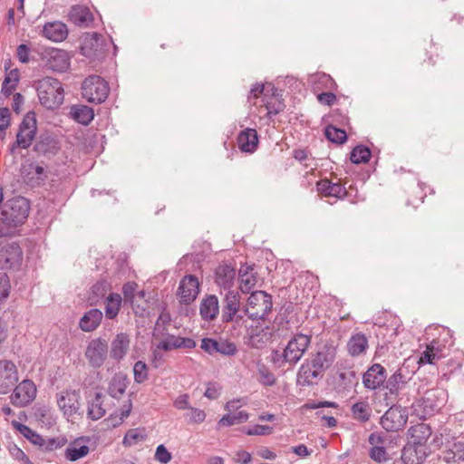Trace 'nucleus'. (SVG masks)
I'll return each instance as SVG.
<instances>
[{"label":"nucleus","mask_w":464,"mask_h":464,"mask_svg":"<svg viewBox=\"0 0 464 464\" xmlns=\"http://www.w3.org/2000/svg\"><path fill=\"white\" fill-rule=\"evenodd\" d=\"M29 201L24 197H16L6 201L0 214V237H10L28 218Z\"/></svg>","instance_id":"nucleus-1"},{"label":"nucleus","mask_w":464,"mask_h":464,"mask_svg":"<svg viewBox=\"0 0 464 464\" xmlns=\"http://www.w3.org/2000/svg\"><path fill=\"white\" fill-rule=\"evenodd\" d=\"M335 358V349L328 345H323L312 353L311 357L306 360L299 369L298 378L304 384H313L314 380L322 377L325 370H327Z\"/></svg>","instance_id":"nucleus-2"},{"label":"nucleus","mask_w":464,"mask_h":464,"mask_svg":"<svg viewBox=\"0 0 464 464\" xmlns=\"http://www.w3.org/2000/svg\"><path fill=\"white\" fill-rule=\"evenodd\" d=\"M38 98L43 106L53 110L63 102L64 92L62 83L53 77H44L38 82Z\"/></svg>","instance_id":"nucleus-3"},{"label":"nucleus","mask_w":464,"mask_h":464,"mask_svg":"<svg viewBox=\"0 0 464 464\" xmlns=\"http://www.w3.org/2000/svg\"><path fill=\"white\" fill-rule=\"evenodd\" d=\"M272 309V296L265 291L251 293L243 313L252 320L264 319Z\"/></svg>","instance_id":"nucleus-4"},{"label":"nucleus","mask_w":464,"mask_h":464,"mask_svg":"<svg viewBox=\"0 0 464 464\" xmlns=\"http://www.w3.org/2000/svg\"><path fill=\"white\" fill-rule=\"evenodd\" d=\"M109 91L107 82L99 75H91L82 83V97L89 102H103L108 97Z\"/></svg>","instance_id":"nucleus-5"},{"label":"nucleus","mask_w":464,"mask_h":464,"mask_svg":"<svg viewBox=\"0 0 464 464\" xmlns=\"http://www.w3.org/2000/svg\"><path fill=\"white\" fill-rule=\"evenodd\" d=\"M240 304L239 293L235 290H228L222 299V322L235 323L239 325L244 321V315L240 314Z\"/></svg>","instance_id":"nucleus-6"},{"label":"nucleus","mask_w":464,"mask_h":464,"mask_svg":"<svg viewBox=\"0 0 464 464\" xmlns=\"http://www.w3.org/2000/svg\"><path fill=\"white\" fill-rule=\"evenodd\" d=\"M408 418V410L393 403L382 416L380 423L386 431L396 432L405 427Z\"/></svg>","instance_id":"nucleus-7"},{"label":"nucleus","mask_w":464,"mask_h":464,"mask_svg":"<svg viewBox=\"0 0 464 464\" xmlns=\"http://www.w3.org/2000/svg\"><path fill=\"white\" fill-rule=\"evenodd\" d=\"M311 343V336L298 334L287 343L283 352L284 361L289 364H295L306 352Z\"/></svg>","instance_id":"nucleus-8"},{"label":"nucleus","mask_w":464,"mask_h":464,"mask_svg":"<svg viewBox=\"0 0 464 464\" xmlns=\"http://www.w3.org/2000/svg\"><path fill=\"white\" fill-rule=\"evenodd\" d=\"M36 129V120L34 115L33 113H27L19 126V130L16 134V140L11 148V151L13 152L16 146L22 149L29 148L34 139Z\"/></svg>","instance_id":"nucleus-9"},{"label":"nucleus","mask_w":464,"mask_h":464,"mask_svg":"<svg viewBox=\"0 0 464 464\" xmlns=\"http://www.w3.org/2000/svg\"><path fill=\"white\" fill-rule=\"evenodd\" d=\"M137 284L133 282L126 283L122 287L125 302L130 304L135 314L143 315L148 308V301L146 299L145 291H136Z\"/></svg>","instance_id":"nucleus-10"},{"label":"nucleus","mask_w":464,"mask_h":464,"mask_svg":"<svg viewBox=\"0 0 464 464\" xmlns=\"http://www.w3.org/2000/svg\"><path fill=\"white\" fill-rule=\"evenodd\" d=\"M108 355V343L105 339H92L85 350V357L93 368H100Z\"/></svg>","instance_id":"nucleus-11"},{"label":"nucleus","mask_w":464,"mask_h":464,"mask_svg":"<svg viewBox=\"0 0 464 464\" xmlns=\"http://www.w3.org/2000/svg\"><path fill=\"white\" fill-rule=\"evenodd\" d=\"M36 387L31 380H24L15 386L10 400L15 407H25L36 397Z\"/></svg>","instance_id":"nucleus-12"},{"label":"nucleus","mask_w":464,"mask_h":464,"mask_svg":"<svg viewBox=\"0 0 464 464\" xmlns=\"http://www.w3.org/2000/svg\"><path fill=\"white\" fill-rule=\"evenodd\" d=\"M56 401L65 417H72L80 410V392L75 390H63L56 394Z\"/></svg>","instance_id":"nucleus-13"},{"label":"nucleus","mask_w":464,"mask_h":464,"mask_svg":"<svg viewBox=\"0 0 464 464\" xmlns=\"http://www.w3.org/2000/svg\"><path fill=\"white\" fill-rule=\"evenodd\" d=\"M81 50L82 55L89 59H100L105 53L103 37L97 33L86 34L83 37Z\"/></svg>","instance_id":"nucleus-14"},{"label":"nucleus","mask_w":464,"mask_h":464,"mask_svg":"<svg viewBox=\"0 0 464 464\" xmlns=\"http://www.w3.org/2000/svg\"><path fill=\"white\" fill-rule=\"evenodd\" d=\"M18 371L11 361H0V394H7L18 382Z\"/></svg>","instance_id":"nucleus-15"},{"label":"nucleus","mask_w":464,"mask_h":464,"mask_svg":"<svg viewBox=\"0 0 464 464\" xmlns=\"http://www.w3.org/2000/svg\"><path fill=\"white\" fill-rule=\"evenodd\" d=\"M46 67L53 72H66L71 65L70 54L62 49L52 48L45 52Z\"/></svg>","instance_id":"nucleus-16"},{"label":"nucleus","mask_w":464,"mask_h":464,"mask_svg":"<svg viewBox=\"0 0 464 464\" xmlns=\"http://www.w3.org/2000/svg\"><path fill=\"white\" fill-rule=\"evenodd\" d=\"M199 293V283L196 276H186L179 283L178 295L179 302L185 304L192 303Z\"/></svg>","instance_id":"nucleus-17"},{"label":"nucleus","mask_w":464,"mask_h":464,"mask_svg":"<svg viewBox=\"0 0 464 464\" xmlns=\"http://www.w3.org/2000/svg\"><path fill=\"white\" fill-rule=\"evenodd\" d=\"M200 347L208 354L220 353L230 356L237 352L236 344L227 340L217 341L211 338H203Z\"/></svg>","instance_id":"nucleus-18"},{"label":"nucleus","mask_w":464,"mask_h":464,"mask_svg":"<svg viewBox=\"0 0 464 464\" xmlns=\"http://www.w3.org/2000/svg\"><path fill=\"white\" fill-rule=\"evenodd\" d=\"M406 382L404 376L400 371L395 372L386 382L385 388L388 391L384 394L386 405L393 404L399 401L401 391L403 389Z\"/></svg>","instance_id":"nucleus-19"},{"label":"nucleus","mask_w":464,"mask_h":464,"mask_svg":"<svg viewBox=\"0 0 464 464\" xmlns=\"http://www.w3.org/2000/svg\"><path fill=\"white\" fill-rule=\"evenodd\" d=\"M386 380V370L379 363L372 365L362 376V383L366 389L376 390Z\"/></svg>","instance_id":"nucleus-20"},{"label":"nucleus","mask_w":464,"mask_h":464,"mask_svg":"<svg viewBox=\"0 0 464 464\" xmlns=\"http://www.w3.org/2000/svg\"><path fill=\"white\" fill-rule=\"evenodd\" d=\"M159 349L169 352L174 349L186 348L192 349L196 347V342L188 337H180L168 334L166 336L159 339Z\"/></svg>","instance_id":"nucleus-21"},{"label":"nucleus","mask_w":464,"mask_h":464,"mask_svg":"<svg viewBox=\"0 0 464 464\" xmlns=\"http://www.w3.org/2000/svg\"><path fill=\"white\" fill-rule=\"evenodd\" d=\"M68 33L67 25L61 21L48 22L42 30L43 36L55 43L65 40Z\"/></svg>","instance_id":"nucleus-22"},{"label":"nucleus","mask_w":464,"mask_h":464,"mask_svg":"<svg viewBox=\"0 0 464 464\" xmlns=\"http://www.w3.org/2000/svg\"><path fill=\"white\" fill-rule=\"evenodd\" d=\"M236 279V270L228 264H220L215 272V283L224 289L230 290Z\"/></svg>","instance_id":"nucleus-23"},{"label":"nucleus","mask_w":464,"mask_h":464,"mask_svg":"<svg viewBox=\"0 0 464 464\" xmlns=\"http://www.w3.org/2000/svg\"><path fill=\"white\" fill-rule=\"evenodd\" d=\"M70 21L79 27H89L93 22V14L85 5H73L69 12Z\"/></svg>","instance_id":"nucleus-24"},{"label":"nucleus","mask_w":464,"mask_h":464,"mask_svg":"<svg viewBox=\"0 0 464 464\" xmlns=\"http://www.w3.org/2000/svg\"><path fill=\"white\" fill-rule=\"evenodd\" d=\"M317 191L324 197L343 198L347 195L346 188L339 182L322 179L316 184Z\"/></svg>","instance_id":"nucleus-25"},{"label":"nucleus","mask_w":464,"mask_h":464,"mask_svg":"<svg viewBox=\"0 0 464 464\" xmlns=\"http://www.w3.org/2000/svg\"><path fill=\"white\" fill-rule=\"evenodd\" d=\"M239 149L244 152H254L258 144L257 132L254 129H246L242 130L237 137Z\"/></svg>","instance_id":"nucleus-26"},{"label":"nucleus","mask_w":464,"mask_h":464,"mask_svg":"<svg viewBox=\"0 0 464 464\" xmlns=\"http://www.w3.org/2000/svg\"><path fill=\"white\" fill-rule=\"evenodd\" d=\"M130 343V336L127 334H118L111 344V356L117 361L121 360L129 351Z\"/></svg>","instance_id":"nucleus-27"},{"label":"nucleus","mask_w":464,"mask_h":464,"mask_svg":"<svg viewBox=\"0 0 464 464\" xmlns=\"http://www.w3.org/2000/svg\"><path fill=\"white\" fill-rule=\"evenodd\" d=\"M103 314L102 312L97 308H92L86 312L81 318L79 326L83 332H92L98 328Z\"/></svg>","instance_id":"nucleus-28"},{"label":"nucleus","mask_w":464,"mask_h":464,"mask_svg":"<svg viewBox=\"0 0 464 464\" xmlns=\"http://www.w3.org/2000/svg\"><path fill=\"white\" fill-rule=\"evenodd\" d=\"M218 312V299L216 295H208L201 301L199 313L204 320L211 321L215 319Z\"/></svg>","instance_id":"nucleus-29"},{"label":"nucleus","mask_w":464,"mask_h":464,"mask_svg":"<svg viewBox=\"0 0 464 464\" xmlns=\"http://www.w3.org/2000/svg\"><path fill=\"white\" fill-rule=\"evenodd\" d=\"M90 452V448L82 443V439H77L71 442L64 450V457L69 461H76L86 457Z\"/></svg>","instance_id":"nucleus-30"},{"label":"nucleus","mask_w":464,"mask_h":464,"mask_svg":"<svg viewBox=\"0 0 464 464\" xmlns=\"http://www.w3.org/2000/svg\"><path fill=\"white\" fill-rule=\"evenodd\" d=\"M239 287L242 293H249L256 284V276L250 266L241 267L238 272Z\"/></svg>","instance_id":"nucleus-31"},{"label":"nucleus","mask_w":464,"mask_h":464,"mask_svg":"<svg viewBox=\"0 0 464 464\" xmlns=\"http://www.w3.org/2000/svg\"><path fill=\"white\" fill-rule=\"evenodd\" d=\"M105 396L97 392L88 406V417L93 420L102 418L107 410L105 408Z\"/></svg>","instance_id":"nucleus-32"},{"label":"nucleus","mask_w":464,"mask_h":464,"mask_svg":"<svg viewBox=\"0 0 464 464\" xmlns=\"http://www.w3.org/2000/svg\"><path fill=\"white\" fill-rule=\"evenodd\" d=\"M368 348V340L363 334H356L351 336L347 343L350 355L358 356L364 353Z\"/></svg>","instance_id":"nucleus-33"},{"label":"nucleus","mask_w":464,"mask_h":464,"mask_svg":"<svg viewBox=\"0 0 464 464\" xmlns=\"http://www.w3.org/2000/svg\"><path fill=\"white\" fill-rule=\"evenodd\" d=\"M442 459L448 464H459L464 462V442H456L442 452Z\"/></svg>","instance_id":"nucleus-34"},{"label":"nucleus","mask_w":464,"mask_h":464,"mask_svg":"<svg viewBox=\"0 0 464 464\" xmlns=\"http://www.w3.org/2000/svg\"><path fill=\"white\" fill-rule=\"evenodd\" d=\"M445 401V392L440 389H432L426 392L423 397V403L426 408L431 411L439 410Z\"/></svg>","instance_id":"nucleus-35"},{"label":"nucleus","mask_w":464,"mask_h":464,"mask_svg":"<svg viewBox=\"0 0 464 464\" xmlns=\"http://www.w3.org/2000/svg\"><path fill=\"white\" fill-rule=\"evenodd\" d=\"M72 118L82 125H88L94 117L93 110L86 105H74L71 108Z\"/></svg>","instance_id":"nucleus-36"},{"label":"nucleus","mask_w":464,"mask_h":464,"mask_svg":"<svg viewBox=\"0 0 464 464\" xmlns=\"http://www.w3.org/2000/svg\"><path fill=\"white\" fill-rule=\"evenodd\" d=\"M122 298L120 294L111 293L105 301V316L108 319H114L118 315Z\"/></svg>","instance_id":"nucleus-37"},{"label":"nucleus","mask_w":464,"mask_h":464,"mask_svg":"<svg viewBox=\"0 0 464 464\" xmlns=\"http://www.w3.org/2000/svg\"><path fill=\"white\" fill-rule=\"evenodd\" d=\"M353 418L361 422H366L372 415V409L368 401H360L355 402L351 408Z\"/></svg>","instance_id":"nucleus-38"},{"label":"nucleus","mask_w":464,"mask_h":464,"mask_svg":"<svg viewBox=\"0 0 464 464\" xmlns=\"http://www.w3.org/2000/svg\"><path fill=\"white\" fill-rule=\"evenodd\" d=\"M127 388L126 378L121 375H116L112 378L109 385V394L112 398H121Z\"/></svg>","instance_id":"nucleus-39"},{"label":"nucleus","mask_w":464,"mask_h":464,"mask_svg":"<svg viewBox=\"0 0 464 464\" xmlns=\"http://www.w3.org/2000/svg\"><path fill=\"white\" fill-rule=\"evenodd\" d=\"M169 325L170 315L168 313H161L156 321L153 336L156 339L166 336L168 334H169L168 329Z\"/></svg>","instance_id":"nucleus-40"},{"label":"nucleus","mask_w":464,"mask_h":464,"mask_svg":"<svg viewBox=\"0 0 464 464\" xmlns=\"http://www.w3.org/2000/svg\"><path fill=\"white\" fill-rule=\"evenodd\" d=\"M248 420L247 412L240 411L238 412H228L224 415L218 421L219 426L229 427L235 424L246 422Z\"/></svg>","instance_id":"nucleus-41"},{"label":"nucleus","mask_w":464,"mask_h":464,"mask_svg":"<svg viewBox=\"0 0 464 464\" xmlns=\"http://www.w3.org/2000/svg\"><path fill=\"white\" fill-rule=\"evenodd\" d=\"M19 82V72L17 69L11 70L6 73L4 82L2 84L1 92L5 96H9L14 90H15L16 85Z\"/></svg>","instance_id":"nucleus-42"},{"label":"nucleus","mask_w":464,"mask_h":464,"mask_svg":"<svg viewBox=\"0 0 464 464\" xmlns=\"http://www.w3.org/2000/svg\"><path fill=\"white\" fill-rule=\"evenodd\" d=\"M32 171L27 173V182L32 187H38L44 182L46 179L44 168L42 166H32Z\"/></svg>","instance_id":"nucleus-43"},{"label":"nucleus","mask_w":464,"mask_h":464,"mask_svg":"<svg viewBox=\"0 0 464 464\" xmlns=\"http://www.w3.org/2000/svg\"><path fill=\"white\" fill-rule=\"evenodd\" d=\"M20 433L34 445H44V438L28 426L22 423H14Z\"/></svg>","instance_id":"nucleus-44"},{"label":"nucleus","mask_w":464,"mask_h":464,"mask_svg":"<svg viewBox=\"0 0 464 464\" xmlns=\"http://www.w3.org/2000/svg\"><path fill=\"white\" fill-rule=\"evenodd\" d=\"M371 151L365 146H356L351 152V161L354 164L365 163L370 160Z\"/></svg>","instance_id":"nucleus-45"},{"label":"nucleus","mask_w":464,"mask_h":464,"mask_svg":"<svg viewBox=\"0 0 464 464\" xmlns=\"http://www.w3.org/2000/svg\"><path fill=\"white\" fill-rule=\"evenodd\" d=\"M108 291V284L105 281H100L94 284L91 289L89 297L92 304H96L100 299L103 298Z\"/></svg>","instance_id":"nucleus-46"},{"label":"nucleus","mask_w":464,"mask_h":464,"mask_svg":"<svg viewBox=\"0 0 464 464\" xmlns=\"http://www.w3.org/2000/svg\"><path fill=\"white\" fill-rule=\"evenodd\" d=\"M34 416L38 421L45 426H52L54 423V419L49 407L41 406L36 408L34 412Z\"/></svg>","instance_id":"nucleus-47"},{"label":"nucleus","mask_w":464,"mask_h":464,"mask_svg":"<svg viewBox=\"0 0 464 464\" xmlns=\"http://www.w3.org/2000/svg\"><path fill=\"white\" fill-rule=\"evenodd\" d=\"M324 134L330 141L337 144H343L347 140L346 132L343 130L332 125L326 127Z\"/></svg>","instance_id":"nucleus-48"},{"label":"nucleus","mask_w":464,"mask_h":464,"mask_svg":"<svg viewBox=\"0 0 464 464\" xmlns=\"http://www.w3.org/2000/svg\"><path fill=\"white\" fill-rule=\"evenodd\" d=\"M188 423L189 424H200L206 419V412L203 410L189 407L187 413L184 415Z\"/></svg>","instance_id":"nucleus-49"},{"label":"nucleus","mask_w":464,"mask_h":464,"mask_svg":"<svg viewBox=\"0 0 464 464\" xmlns=\"http://www.w3.org/2000/svg\"><path fill=\"white\" fill-rule=\"evenodd\" d=\"M411 436L416 438V442L421 443L426 440L430 435V429L427 424L420 423L410 429Z\"/></svg>","instance_id":"nucleus-50"},{"label":"nucleus","mask_w":464,"mask_h":464,"mask_svg":"<svg viewBox=\"0 0 464 464\" xmlns=\"http://www.w3.org/2000/svg\"><path fill=\"white\" fill-rule=\"evenodd\" d=\"M258 382L265 386H272L276 383L275 375L264 364L257 367Z\"/></svg>","instance_id":"nucleus-51"},{"label":"nucleus","mask_w":464,"mask_h":464,"mask_svg":"<svg viewBox=\"0 0 464 464\" xmlns=\"http://www.w3.org/2000/svg\"><path fill=\"white\" fill-rule=\"evenodd\" d=\"M145 439L144 431L139 429L130 430L124 436L123 444L125 446H133Z\"/></svg>","instance_id":"nucleus-52"},{"label":"nucleus","mask_w":464,"mask_h":464,"mask_svg":"<svg viewBox=\"0 0 464 464\" xmlns=\"http://www.w3.org/2000/svg\"><path fill=\"white\" fill-rule=\"evenodd\" d=\"M134 380L138 383L143 382L148 378L147 365L142 361L135 362L133 367Z\"/></svg>","instance_id":"nucleus-53"},{"label":"nucleus","mask_w":464,"mask_h":464,"mask_svg":"<svg viewBox=\"0 0 464 464\" xmlns=\"http://www.w3.org/2000/svg\"><path fill=\"white\" fill-rule=\"evenodd\" d=\"M66 443L67 440L65 438H53L47 440L44 439V445H41V448L46 451H53L63 447Z\"/></svg>","instance_id":"nucleus-54"},{"label":"nucleus","mask_w":464,"mask_h":464,"mask_svg":"<svg viewBox=\"0 0 464 464\" xmlns=\"http://www.w3.org/2000/svg\"><path fill=\"white\" fill-rule=\"evenodd\" d=\"M266 108L268 115H276L284 110L285 104L278 98L273 97L266 102Z\"/></svg>","instance_id":"nucleus-55"},{"label":"nucleus","mask_w":464,"mask_h":464,"mask_svg":"<svg viewBox=\"0 0 464 464\" xmlns=\"http://www.w3.org/2000/svg\"><path fill=\"white\" fill-rule=\"evenodd\" d=\"M172 459L171 453L167 450V448L160 444L157 447L155 452V459L161 464H168Z\"/></svg>","instance_id":"nucleus-56"},{"label":"nucleus","mask_w":464,"mask_h":464,"mask_svg":"<svg viewBox=\"0 0 464 464\" xmlns=\"http://www.w3.org/2000/svg\"><path fill=\"white\" fill-rule=\"evenodd\" d=\"M369 455L372 459L377 462H383L388 459L387 452L383 446L372 447Z\"/></svg>","instance_id":"nucleus-57"},{"label":"nucleus","mask_w":464,"mask_h":464,"mask_svg":"<svg viewBox=\"0 0 464 464\" xmlns=\"http://www.w3.org/2000/svg\"><path fill=\"white\" fill-rule=\"evenodd\" d=\"M438 355L436 353H434V350L432 347L428 346L427 349L422 353L421 356L420 357L419 363L424 364V363H430L434 364L436 361L438 360Z\"/></svg>","instance_id":"nucleus-58"},{"label":"nucleus","mask_w":464,"mask_h":464,"mask_svg":"<svg viewBox=\"0 0 464 464\" xmlns=\"http://www.w3.org/2000/svg\"><path fill=\"white\" fill-rule=\"evenodd\" d=\"M10 116L8 108H0V131H4L9 127Z\"/></svg>","instance_id":"nucleus-59"},{"label":"nucleus","mask_w":464,"mask_h":464,"mask_svg":"<svg viewBox=\"0 0 464 464\" xmlns=\"http://www.w3.org/2000/svg\"><path fill=\"white\" fill-rule=\"evenodd\" d=\"M173 404L178 410H188L190 407L188 394L185 393L178 396Z\"/></svg>","instance_id":"nucleus-60"},{"label":"nucleus","mask_w":464,"mask_h":464,"mask_svg":"<svg viewBox=\"0 0 464 464\" xmlns=\"http://www.w3.org/2000/svg\"><path fill=\"white\" fill-rule=\"evenodd\" d=\"M317 99L321 103L330 106L335 102L336 96L333 92H322L317 96Z\"/></svg>","instance_id":"nucleus-61"},{"label":"nucleus","mask_w":464,"mask_h":464,"mask_svg":"<svg viewBox=\"0 0 464 464\" xmlns=\"http://www.w3.org/2000/svg\"><path fill=\"white\" fill-rule=\"evenodd\" d=\"M272 430V428L269 426L257 425L254 430H249L246 433L248 435H265L269 434Z\"/></svg>","instance_id":"nucleus-62"},{"label":"nucleus","mask_w":464,"mask_h":464,"mask_svg":"<svg viewBox=\"0 0 464 464\" xmlns=\"http://www.w3.org/2000/svg\"><path fill=\"white\" fill-rule=\"evenodd\" d=\"M29 49L25 44H20L17 47V56L22 63H27L29 61Z\"/></svg>","instance_id":"nucleus-63"},{"label":"nucleus","mask_w":464,"mask_h":464,"mask_svg":"<svg viewBox=\"0 0 464 464\" xmlns=\"http://www.w3.org/2000/svg\"><path fill=\"white\" fill-rule=\"evenodd\" d=\"M204 396L209 400H216L219 396V391L215 385L209 384L206 389Z\"/></svg>","instance_id":"nucleus-64"}]
</instances>
